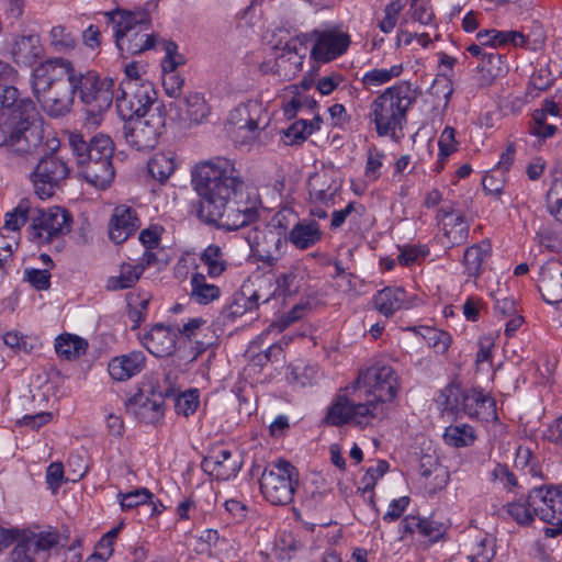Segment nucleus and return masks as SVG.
<instances>
[{
    "mask_svg": "<svg viewBox=\"0 0 562 562\" xmlns=\"http://www.w3.org/2000/svg\"><path fill=\"white\" fill-rule=\"evenodd\" d=\"M31 88L43 111L52 117L70 112L75 95L97 116L110 109L114 98V80L101 78L94 70H78L64 57H52L35 66Z\"/></svg>",
    "mask_w": 562,
    "mask_h": 562,
    "instance_id": "nucleus-1",
    "label": "nucleus"
},
{
    "mask_svg": "<svg viewBox=\"0 0 562 562\" xmlns=\"http://www.w3.org/2000/svg\"><path fill=\"white\" fill-rule=\"evenodd\" d=\"M192 184L200 196V214L224 231H237L258 217V201L244 192V182L234 164L215 157L199 162Z\"/></svg>",
    "mask_w": 562,
    "mask_h": 562,
    "instance_id": "nucleus-2",
    "label": "nucleus"
},
{
    "mask_svg": "<svg viewBox=\"0 0 562 562\" xmlns=\"http://www.w3.org/2000/svg\"><path fill=\"white\" fill-rule=\"evenodd\" d=\"M505 513L520 526L530 525L535 517L550 525L544 535L555 538L562 533V490L553 486L532 488L527 497L509 502Z\"/></svg>",
    "mask_w": 562,
    "mask_h": 562,
    "instance_id": "nucleus-3",
    "label": "nucleus"
},
{
    "mask_svg": "<svg viewBox=\"0 0 562 562\" xmlns=\"http://www.w3.org/2000/svg\"><path fill=\"white\" fill-rule=\"evenodd\" d=\"M0 147L5 149L9 158L18 164H31L37 160L43 154L55 150L44 140L41 126L34 120L3 116L0 120Z\"/></svg>",
    "mask_w": 562,
    "mask_h": 562,
    "instance_id": "nucleus-4",
    "label": "nucleus"
},
{
    "mask_svg": "<svg viewBox=\"0 0 562 562\" xmlns=\"http://www.w3.org/2000/svg\"><path fill=\"white\" fill-rule=\"evenodd\" d=\"M417 92L408 81H401L384 90L370 104L368 117L379 136H395L407 122V112L416 101Z\"/></svg>",
    "mask_w": 562,
    "mask_h": 562,
    "instance_id": "nucleus-5",
    "label": "nucleus"
},
{
    "mask_svg": "<svg viewBox=\"0 0 562 562\" xmlns=\"http://www.w3.org/2000/svg\"><path fill=\"white\" fill-rule=\"evenodd\" d=\"M102 15L111 25L115 45L122 55H138L155 46V35L148 33L150 16L147 11L116 8Z\"/></svg>",
    "mask_w": 562,
    "mask_h": 562,
    "instance_id": "nucleus-6",
    "label": "nucleus"
},
{
    "mask_svg": "<svg viewBox=\"0 0 562 562\" xmlns=\"http://www.w3.org/2000/svg\"><path fill=\"white\" fill-rule=\"evenodd\" d=\"M439 403L443 411L457 416L467 415L482 420L496 418L495 401L475 389L449 384L441 391Z\"/></svg>",
    "mask_w": 562,
    "mask_h": 562,
    "instance_id": "nucleus-7",
    "label": "nucleus"
},
{
    "mask_svg": "<svg viewBox=\"0 0 562 562\" xmlns=\"http://www.w3.org/2000/svg\"><path fill=\"white\" fill-rule=\"evenodd\" d=\"M387 412L389 407L374 400L355 403L347 396L340 395L328 408L324 423L331 426L348 424L363 428L384 419Z\"/></svg>",
    "mask_w": 562,
    "mask_h": 562,
    "instance_id": "nucleus-8",
    "label": "nucleus"
},
{
    "mask_svg": "<svg viewBox=\"0 0 562 562\" xmlns=\"http://www.w3.org/2000/svg\"><path fill=\"white\" fill-rule=\"evenodd\" d=\"M296 484V469L286 460H278L267 468L260 477L261 493L272 505L291 503Z\"/></svg>",
    "mask_w": 562,
    "mask_h": 562,
    "instance_id": "nucleus-9",
    "label": "nucleus"
},
{
    "mask_svg": "<svg viewBox=\"0 0 562 562\" xmlns=\"http://www.w3.org/2000/svg\"><path fill=\"white\" fill-rule=\"evenodd\" d=\"M61 548L57 531H23L21 539L10 553L11 562H47Z\"/></svg>",
    "mask_w": 562,
    "mask_h": 562,
    "instance_id": "nucleus-10",
    "label": "nucleus"
},
{
    "mask_svg": "<svg viewBox=\"0 0 562 562\" xmlns=\"http://www.w3.org/2000/svg\"><path fill=\"white\" fill-rule=\"evenodd\" d=\"M157 92L150 81H121L116 108L122 119L147 115L156 106Z\"/></svg>",
    "mask_w": 562,
    "mask_h": 562,
    "instance_id": "nucleus-11",
    "label": "nucleus"
},
{
    "mask_svg": "<svg viewBox=\"0 0 562 562\" xmlns=\"http://www.w3.org/2000/svg\"><path fill=\"white\" fill-rule=\"evenodd\" d=\"M123 120L126 121L123 127L125 140L136 150L155 148L166 125V119L159 105L147 115Z\"/></svg>",
    "mask_w": 562,
    "mask_h": 562,
    "instance_id": "nucleus-12",
    "label": "nucleus"
},
{
    "mask_svg": "<svg viewBox=\"0 0 562 562\" xmlns=\"http://www.w3.org/2000/svg\"><path fill=\"white\" fill-rule=\"evenodd\" d=\"M37 160L31 180L36 195L41 199H48L68 178L70 169L68 164L54 150L43 154Z\"/></svg>",
    "mask_w": 562,
    "mask_h": 562,
    "instance_id": "nucleus-13",
    "label": "nucleus"
},
{
    "mask_svg": "<svg viewBox=\"0 0 562 562\" xmlns=\"http://www.w3.org/2000/svg\"><path fill=\"white\" fill-rule=\"evenodd\" d=\"M355 384V387H364L374 401L384 406L396 396L398 391L395 371L392 367L380 362L360 371Z\"/></svg>",
    "mask_w": 562,
    "mask_h": 562,
    "instance_id": "nucleus-14",
    "label": "nucleus"
},
{
    "mask_svg": "<svg viewBox=\"0 0 562 562\" xmlns=\"http://www.w3.org/2000/svg\"><path fill=\"white\" fill-rule=\"evenodd\" d=\"M71 224L72 217L66 209L53 206L37 210V215L32 218L30 236L37 244H49L68 234Z\"/></svg>",
    "mask_w": 562,
    "mask_h": 562,
    "instance_id": "nucleus-15",
    "label": "nucleus"
},
{
    "mask_svg": "<svg viewBox=\"0 0 562 562\" xmlns=\"http://www.w3.org/2000/svg\"><path fill=\"white\" fill-rule=\"evenodd\" d=\"M68 142L80 169L90 162H97L113 156V142L103 134L95 135L87 142L82 135L72 133L68 137Z\"/></svg>",
    "mask_w": 562,
    "mask_h": 562,
    "instance_id": "nucleus-16",
    "label": "nucleus"
},
{
    "mask_svg": "<svg viewBox=\"0 0 562 562\" xmlns=\"http://www.w3.org/2000/svg\"><path fill=\"white\" fill-rule=\"evenodd\" d=\"M246 239L260 260L269 266L276 265L288 246L286 238L274 228H255L247 234Z\"/></svg>",
    "mask_w": 562,
    "mask_h": 562,
    "instance_id": "nucleus-17",
    "label": "nucleus"
},
{
    "mask_svg": "<svg viewBox=\"0 0 562 562\" xmlns=\"http://www.w3.org/2000/svg\"><path fill=\"white\" fill-rule=\"evenodd\" d=\"M150 392L153 395L151 398H149L144 391L136 393L126 401L125 407L126 412L138 422L156 425L162 419L165 414L162 406L164 393L154 389Z\"/></svg>",
    "mask_w": 562,
    "mask_h": 562,
    "instance_id": "nucleus-18",
    "label": "nucleus"
},
{
    "mask_svg": "<svg viewBox=\"0 0 562 562\" xmlns=\"http://www.w3.org/2000/svg\"><path fill=\"white\" fill-rule=\"evenodd\" d=\"M265 108L261 101L248 100L239 103L229 114V123L237 132H245L244 142L256 138Z\"/></svg>",
    "mask_w": 562,
    "mask_h": 562,
    "instance_id": "nucleus-19",
    "label": "nucleus"
},
{
    "mask_svg": "<svg viewBox=\"0 0 562 562\" xmlns=\"http://www.w3.org/2000/svg\"><path fill=\"white\" fill-rule=\"evenodd\" d=\"M313 36L315 44L311 50L312 57L323 63L342 55L350 44V36L336 30L314 31Z\"/></svg>",
    "mask_w": 562,
    "mask_h": 562,
    "instance_id": "nucleus-20",
    "label": "nucleus"
},
{
    "mask_svg": "<svg viewBox=\"0 0 562 562\" xmlns=\"http://www.w3.org/2000/svg\"><path fill=\"white\" fill-rule=\"evenodd\" d=\"M272 292L263 293L261 286L247 297L244 296V293L234 295L233 300L221 310L218 322L223 325L233 323L247 312L258 308L260 303H268L272 299Z\"/></svg>",
    "mask_w": 562,
    "mask_h": 562,
    "instance_id": "nucleus-21",
    "label": "nucleus"
},
{
    "mask_svg": "<svg viewBox=\"0 0 562 562\" xmlns=\"http://www.w3.org/2000/svg\"><path fill=\"white\" fill-rule=\"evenodd\" d=\"M140 226V221L134 209L122 204L114 207L109 222V237L115 244L124 243Z\"/></svg>",
    "mask_w": 562,
    "mask_h": 562,
    "instance_id": "nucleus-22",
    "label": "nucleus"
},
{
    "mask_svg": "<svg viewBox=\"0 0 562 562\" xmlns=\"http://www.w3.org/2000/svg\"><path fill=\"white\" fill-rule=\"evenodd\" d=\"M37 112L34 102L30 98H19V90L13 86H5L0 90V120L3 116H21L26 120H35Z\"/></svg>",
    "mask_w": 562,
    "mask_h": 562,
    "instance_id": "nucleus-23",
    "label": "nucleus"
},
{
    "mask_svg": "<svg viewBox=\"0 0 562 562\" xmlns=\"http://www.w3.org/2000/svg\"><path fill=\"white\" fill-rule=\"evenodd\" d=\"M538 289L548 304L562 302V263L548 261L541 267Z\"/></svg>",
    "mask_w": 562,
    "mask_h": 562,
    "instance_id": "nucleus-24",
    "label": "nucleus"
},
{
    "mask_svg": "<svg viewBox=\"0 0 562 562\" xmlns=\"http://www.w3.org/2000/svg\"><path fill=\"white\" fill-rule=\"evenodd\" d=\"M11 55L15 64L32 66L44 55V47L37 34H23L14 38Z\"/></svg>",
    "mask_w": 562,
    "mask_h": 562,
    "instance_id": "nucleus-25",
    "label": "nucleus"
},
{
    "mask_svg": "<svg viewBox=\"0 0 562 562\" xmlns=\"http://www.w3.org/2000/svg\"><path fill=\"white\" fill-rule=\"evenodd\" d=\"M202 469L217 480H228L239 471V464L229 450L223 449L205 457Z\"/></svg>",
    "mask_w": 562,
    "mask_h": 562,
    "instance_id": "nucleus-26",
    "label": "nucleus"
},
{
    "mask_svg": "<svg viewBox=\"0 0 562 562\" xmlns=\"http://www.w3.org/2000/svg\"><path fill=\"white\" fill-rule=\"evenodd\" d=\"M178 110V116L183 122L200 124L209 114L204 98L198 92H191L183 99L170 104Z\"/></svg>",
    "mask_w": 562,
    "mask_h": 562,
    "instance_id": "nucleus-27",
    "label": "nucleus"
},
{
    "mask_svg": "<svg viewBox=\"0 0 562 562\" xmlns=\"http://www.w3.org/2000/svg\"><path fill=\"white\" fill-rule=\"evenodd\" d=\"M145 357L140 351L131 352L112 359L109 363V373L116 381H125L140 372Z\"/></svg>",
    "mask_w": 562,
    "mask_h": 562,
    "instance_id": "nucleus-28",
    "label": "nucleus"
},
{
    "mask_svg": "<svg viewBox=\"0 0 562 562\" xmlns=\"http://www.w3.org/2000/svg\"><path fill=\"white\" fill-rule=\"evenodd\" d=\"M147 350L156 357L171 355L175 349V335L164 325H155L144 338Z\"/></svg>",
    "mask_w": 562,
    "mask_h": 562,
    "instance_id": "nucleus-29",
    "label": "nucleus"
},
{
    "mask_svg": "<svg viewBox=\"0 0 562 562\" xmlns=\"http://www.w3.org/2000/svg\"><path fill=\"white\" fill-rule=\"evenodd\" d=\"M82 177L95 188L105 189L114 179L112 158L90 162L80 169Z\"/></svg>",
    "mask_w": 562,
    "mask_h": 562,
    "instance_id": "nucleus-30",
    "label": "nucleus"
},
{
    "mask_svg": "<svg viewBox=\"0 0 562 562\" xmlns=\"http://www.w3.org/2000/svg\"><path fill=\"white\" fill-rule=\"evenodd\" d=\"M322 238L319 225L315 221L299 222L289 233V240L301 250L317 244Z\"/></svg>",
    "mask_w": 562,
    "mask_h": 562,
    "instance_id": "nucleus-31",
    "label": "nucleus"
},
{
    "mask_svg": "<svg viewBox=\"0 0 562 562\" xmlns=\"http://www.w3.org/2000/svg\"><path fill=\"white\" fill-rule=\"evenodd\" d=\"M405 297L406 293L402 288H385L374 295L373 303L381 314L390 317L403 307Z\"/></svg>",
    "mask_w": 562,
    "mask_h": 562,
    "instance_id": "nucleus-32",
    "label": "nucleus"
},
{
    "mask_svg": "<svg viewBox=\"0 0 562 562\" xmlns=\"http://www.w3.org/2000/svg\"><path fill=\"white\" fill-rule=\"evenodd\" d=\"M48 45L55 53L69 54L76 49L78 40L69 27L58 24L48 33Z\"/></svg>",
    "mask_w": 562,
    "mask_h": 562,
    "instance_id": "nucleus-33",
    "label": "nucleus"
},
{
    "mask_svg": "<svg viewBox=\"0 0 562 562\" xmlns=\"http://www.w3.org/2000/svg\"><path fill=\"white\" fill-rule=\"evenodd\" d=\"M490 251L491 244L487 240L467 248L463 256V265L469 277L477 278L481 274L483 261L490 255Z\"/></svg>",
    "mask_w": 562,
    "mask_h": 562,
    "instance_id": "nucleus-34",
    "label": "nucleus"
},
{
    "mask_svg": "<svg viewBox=\"0 0 562 562\" xmlns=\"http://www.w3.org/2000/svg\"><path fill=\"white\" fill-rule=\"evenodd\" d=\"M221 290L217 285L206 282L202 273H193L191 277V297L199 304H209L220 297Z\"/></svg>",
    "mask_w": 562,
    "mask_h": 562,
    "instance_id": "nucleus-35",
    "label": "nucleus"
},
{
    "mask_svg": "<svg viewBox=\"0 0 562 562\" xmlns=\"http://www.w3.org/2000/svg\"><path fill=\"white\" fill-rule=\"evenodd\" d=\"M144 270L145 267L143 265L123 263L120 276L108 279L106 289L110 291L130 289L138 281Z\"/></svg>",
    "mask_w": 562,
    "mask_h": 562,
    "instance_id": "nucleus-36",
    "label": "nucleus"
},
{
    "mask_svg": "<svg viewBox=\"0 0 562 562\" xmlns=\"http://www.w3.org/2000/svg\"><path fill=\"white\" fill-rule=\"evenodd\" d=\"M88 344L82 338L71 335L63 334L56 339L55 349L58 356L65 359H76L83 355L87 350Z\"/></svg>",
    "mask_w": 562,
    "mask_h": 562,
    "instance_id": "nucleus-37",
    "label": "nucleus"
},
{
    "mask_svg": "<svg viewBox=\"0 0 562 562\" xmlns=\"http://www.w3.org/2000/svg\"><path fill=\"white\" fill-rule=\"evenodd\" d=\"M200 260L207 268L211 278L220 277L227 268V261L222 248L217 245H209L200 256Z\"/></svg>",
    "mask_w": 562,
    "mask_h": 562,
    "instance_id": "nucleus-38",
    "label": "nucleus"
},
{
    "mask_svg": "<svg viewBox=\"0 0 562 562\" xmlns=\"http://www.w3.org/2000/svg\"><path fill=\"white\" fill-rule=\"evenodd\" d=\"M475 438L473 427L465 424L451 425L446 428L443 434L446 443L457 448L471 446Z\"/></svg>",
    "mask_w": 562,
    "mask_h": 562,
    "instance_id": "nucleus-39",
    "label": "nucleus"
},
{
    "mask_svg": "<svg viewBox=\"0 0 562 562\" xmlns=\"http://www.w3.org/2000/svg\"><path fill=\"white\" fill-rule=\"evenodd\" d=\"M175 171L173 157L169 154L157 153L148 161V172L153 178L165 182Z\"/></svg>",
    "mask_w": 562,
    "mask_h": 562,
    "instance_id": "nucleus-40",
    "label": "nucleus"
},
{
    "mask_svg": "<svg viewBox=\"0 0 562 562\" xmlns=\"http://www.w3.org/2000/svg\"><path fill=\"white\" fill-rule=\"evenodd\" d=\"M402 71V65H394L390 69H372L363 75L362 83L368 89L376 88L398 77Z\"/></svg>",
    "mask_w": 562,
    "mask_h": 562,
    "instance_id": "nucleus-41",
    "label": "nucleus"
},
{
    "mask_svg": "<svg viewBox=\"0 0 562 562\" xmlns=\"http://www.w3.org/2000/svg\"><path fill=\"white\" fill-rule=\"evenodd\" d=\"M445 235L452 245H459L468 238L469 226L462 213L443 223Z\"/></svg>",
    "mask_w": 562,
    "mask_h": 562,
    "instance_id": "nucleus-42",
    "label": "nucleus"
},
{
    "mask_svg": "<svg viewBox=\"0 0 562 562\" xmlns=\"http://www.w3.org/2000/svg\"><path fill=\"white\" fill-rule=\"evenodd\" d=\"M549 214L562 225V179H554L546 195Z\"/></svg>",
    "mask_w": 562,
    "mask_h": 562,
    "instance_id": "nucleus-43",
    "label": "nucleus"
},
{
    "mask_svg": "<svg viewBox=\"0 0 562 562\" xmlns=\"http://www.w3.org/2000/svg\"><path fill=\"white\" fill-rule=\"evenodd\" d=\"M200 541L207 546L210 551L214 550L216 553H223L233 549L234 540L221 535L215 529H205L199 537Z\"/></svg>",
    "mask_w": 562,
    "mask_h": 562,
    "instance_id": "nucleus-44",
    "label": "nucleus"
},
{
    "mask_svg": "<svg viewBox=\"0 0 562 562\" xmlns=\"http://www.w3.org/2000/svg\"><path fill=\"white\" fill-rule=\"evenodd\" d=\"M120 504L123 510L138 506H151V493L147 488H137L128 493H119Z\"/></svg>",
    "mask_w": 562,
    "mask_h": 562,
    "instance_id": "nucleus-45",
    "label": "nucleus"
},
{
    "mask_svg": "<svg viewBox=\"0 0 562 562\" xmlns=\"http://www.w3.org/2000/svg\"><path fill=\"white\" fill-rule=\"evenodd\" d=\"M31 205L29 200H21L13 211L7 213L4 228L16 232L27 221Z\"/></svg>",
    "mask_w": 562,
    "mask_h": 562,
    "instance_id": "nucleus-46",
    "label": "nucleus"
},
{
    "mask_svg": "<svg viewBox=\"0 0 562 562\" xmlns=\"http://www.w3.org/2000/svg\"><path fill=\"white\" fill-rule=\"evenodd\" d=\"M403 0H393L384 8V18L379 22V29L384 33H391L396 26L398 15L404 9Z\"/></svg>",
    "mask_w": 562,
    "mask_h": 562,
    "instance_id": "nucleus-47",
    "label": "nucleus"
},
{
    "mask_svg": "<svg viewBox=\"0 0 562 562\" xmlns=\"http://www.w3.org/2000/svg\"><path fill=\"white\" fill-rule=\"evenodd\" d=\"M199 406V393L196 390H190L179 395L175 403V409L178 415L188 417L193 414Z\"/></svg>",
    "mask_w": 562,
    "mask_h": 562,
    "instance_id": "nucleus-48",
    "label": "nucleus"
},
{
    "mask_svg": "<svg viewBox=\"0 0 562 562\" xmlns=\"http://www.w3.org/2000/svg\"><path fill=\"white\" fill-rule=\"evenodd\" d=\"M162 48L166 53L161 61L162 70H176L178 66L184 64L186 59L181 54H178V46L172 41H164Z\"/></svg>",
    "mask_w": 562,
    "mask_h": 562,
    "instance_id": "nucleus-49",
    "label": "nucleus"
},
{
    "mask_svg": "<svg viewBox=\"0 0 562 562\" xmlns=\"http://www.w3.org/2000/svg\"><path fill=\"white\" fill-rule=\"evenodd\" d=\"M457 140H456V130L453 127L447 126L442 131L439 140V156L440 161H446V159L457 150Z\"/></svg>",
    "mask_w": 562,
    "mask_h": 562,
    "instance_id": "nucleus-50",
    "label": "nucleus"
},
{
    "mask_svg": "<svg viewBox=\"0 0 562 562\" xmlns=\"http://www.w3.org/2000/svg\"><path fill=\"white\" fill-rule=\"evenodd\" d=\"M164 71V78H162V87L166 91V93L175 99H178L181 94L183 85H184V78H182L179 74L176 72V70H162Z\"/></svg>",
    "mask_w": 562,
    "mask_h": 562,
    "instance_id": "nucleus-51",
    "label": "nucleus"
},
{
    "mask_svg": "<svg viewBox=\"0 0 562 562\" xmlns=\"http://www.w3.org/2000/svg\"><path fill=\"white\" fill-rule=\"evenodd\" d=\"M515 467L517 469L526 470L528 473L535 475L536 473H540L537 469V460L533 456L532 451L528 447H518L515 458Z\"/></svg>",
    "mask_w": 562,
    "mask_h": 562,
    "instance_id": "nucleus-52",
    "label": "nucleus"
},
{
    "mask_svg": "<svg viewBox=\"0 0 562 562\" xmlns=\"http://www.w3.org/2000/svg\"><path fill=\"white\" fill-rule=\"evenodd\" d=\"M300 273L297 269H291L278 277V286L286 294L292 295L300 289Z\"/></svg>",
    "mask_w": 562,
    "mask_h": 562,
    "instance_id": "nucleus-53",
    "label": "nucleus"
},
{
    "mask_svg": "<svg viewBox=\"0 0 562 562\" xmlns=\"http://www.w3.org/2000/svg\"><path fill=\"white\" fill-rule=\"evenodd\" d=\"M3 341L8 347L15 351H23L27 353L33 349V346L29 342V339L18 331H8L3 336Z\"/></svg>",
    "mask_w": 562,
    "mask_h": 562,
    "instance_id": "nucleus-54",
    "label": "nucleus"
},
{
    "mask_svg": "<svg viewBox=\"0 0 562 562\" xmlns=\"http://www.w3.org/2000/svg\"><path fill=\"white\" fill-rule=\"evenodd\" d=\"M427 335L425 338L428 340V345L432 346L437 352H445L447 351L449 345H450V337L445 331H439L432 328H427Z\"/></svg>",
    "mask_w": 562,
    "mask_h": 562,
    "instance_id": "nucleus-55",
    "label": "nucleus"
},
{
    "mask_svg": "<svg viewBox=\"0 0 562 562\" xmlns=\"http://www.w3.org/2000/svg\"><path fill=\"white\" fill-rule=\"evenodd\" d=\"M384 155L376 149H369L368 159L366 166V177L370 180H376L379 178V170L382 167V159Z\"/></svg>",
    "mask_w": 562,
    "mask_h": 562,
    "instance_id": "nucleus-56",
    "label": "nucleus"
},
{
    "mask_svg": "<svg viewBox=\"0 0 562 562\" xmlns=\"http://www.w3.org/2000/svg\"><path fill=\"white\" fill-rule=\"evenodd\" d=\"M418 532L424 537L429 538L430 541L435 542L443 536L445 527L440 522L422 519Z\"/></svg>",
    "mask_w": 562,
    "mask_h": 562,
    "instance_id": "nucleus-57",
    "label": "nucleus"
},
{
    "mask_svg": "<svg viewBox=\"0 0 562 562\" xmlns=\"http://www.w3.org/2000/svg\"><path fill=\"white\" fill-rule=\"evenodd\" d=\"M27 281L37 290H46L49 288L50 274L48 270L29 269L25 270Z\"/></svg>",
    "mask_w": 562,
    "mask_h": 562,
    "instance_id": "nucleus-58",
    "label": "nucleus"
},
{
    "mask_svg": "<svg viewBox=\"0 0 562 562\" xmlns=\"http://www.w3.org/2000/svg\"><path fill=\"white\" fill-rule=\"evenodd\" d=\"M46 482L53 493H56L64 482V468L60 462L49 464L46 471Z\"/></svg>",
    "mask_w": 562,
    "mask_h": 562,
    "instance_id": "nucleus-59",
    "label": "nucleus"
},
{
    "mask_svg": "<svg viewBox=\"0 0 562 562\" xmlns=\"http://www.w3.org/2000/svg\"><path fill=\"white\" fill-rule=\"evenodd\" d=\"M52 418V413L41 412L34 415H25L23 418L18 420V424L21 426H27L31 429H38L40 427L48 424Z\"/></svg>",
    "mask_w": 562,
    "mask_h": 562,
    "instance_id": "nucleus-60",
    "label": "nucleus"
},
{
    "mask_svg": "<svg viewBox=\"0 0 562 562\" xmlns=\"http://www.w3.org/2000/svg\"><path fill=\"white\" fill-rule=\"evenodd\" d=\"M337 190V187L331 186H329L327 189H316L312 187V189L310 190V196L313 202H318L321 204L328 206L329 204L334 203V196Z\"/></svg>",
    "mask_w": 562,
    "mask_h": 562,
    "instance_id": "nucleus-61",
    "label": "nucleus"
},
{
    "mask_svg": "<svg viewBox=\"0 0 562 562\" xmlns=\"http://www.w3.org/2000/svg\"><path fill=\"white\" fill-rule=\"evenodd\" d=\"M161 231L162 228L159 226H150L143 229L139 234V240L147 249H153L159 244Z\"/></svg>",
    "mask_w": 562,
    "mask_h": 562,
    "instance_id": "nucleus-62",
    "label": "nucleus"
},
{
    "mask_svg": "<svg viewBox=\"0 0 562 562\" xmlns=\"http://www.w3.org/2000/svg\"><path fill=\"white\" fill-rule=\"evenodd\" d=\"M494 40L501 45L512 43L515 46H522L526 43L525 35L517 31L495 32Z\"/></svg>",
    "mask_w": 562,
    "mask_h": 562,
    "instance_id": "nucleus-63",
    "label": "nucleus"
},
{
    "mask_svg": "<svg viewBox=\"0 0 562 562\" xmlns=\"http://www.w3.org/2000/svg\"><path fill=\"white\" fill-rule=\"evenodd\" d=\"M419 257H425V251L415 247L406 246L401 248V252L397 257L398 262L403 266L413 265L418 260Z\"/></svg>",
    "mask_w": 562,
    "mask_h": 562,
    "instance_id": "nucleus-64",
    "label": "nucleus"
}]
</instances>
